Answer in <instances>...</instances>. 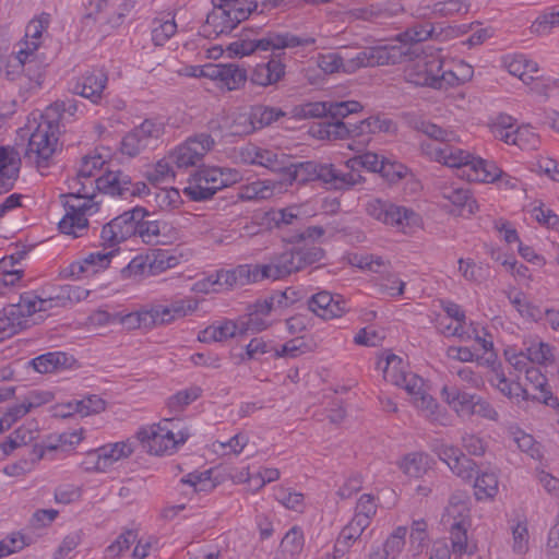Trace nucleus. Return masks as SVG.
<instances>
[{"label": "nucleus", "mask_w": 559, "mask_h": 559, "mask_svg": "<svg viewBox=\"0 0 559 559\" xmlns=\"http://www.w3.org/2000/svg\"><path fill=\"white\" fill-rule=\"evenodd\" d=\"M404 119L412 129L442 143V146L421 143V151L432 160L457 168L461 177L468 181L495 182L501 177L502 170L493 162L475 157L468 151L455 146L459 135L453 130L444 129L414 114H406Z\"/></svg>", "instance_id": "nucleus-1"}, {"label": "nucleus", "mask_w": 559, "mask_h": 559, "mask_svg": "<svg viewBox=\"0 0 559 559\" xmlns=\"http://www.w3.org/2000/svg\"><path fill=\"white\" fill-rule=\"evenodd\" d=\"M105 165L100 155H86L82 158L76 176L68 181L69 192L61 194L64 215L58 227L72 238L82 237L88 229L87 216L98 212L95 173Z\"/></svg>", "instance_id": "nucleus-2"}, {"label": "nucleus", "mask_w": 559, "mask_h": 559, "mask_svg": "<svg viewBox=\"0 0 559 559\" xmlns=\"http://www.w3.org/2000/svg\"><path fill=\"white\" fill-rule=\"evenodd\" d=\"M435 27L431 24L415 25L397 35L396 40L403 45H382L367 47L349 58V67L374 68L396 64L408 56V44H417L432 37Z\"/></svg>", "instance_id": "nucleus-3"}, {"label": "nucleus", "mask_w": 559, "mask_h": 559, "mask_svg": "<svg viewBox=\"0 0 559 559\" xmlns=\"http://www.w3.org/2000/svg\"><path fill=\"white\" fill-rule=\"evenodd\" d=\"M314 43L313 38L300 37L289 32H267L258 39L237 40L229 45L236 55L249 56L257 52H270L266 70H284L289 67L285 49L308 46Z\"/></svg>", "instance_id": "nucleus-4"}, {"label": "nucleus", "mask_w": 559, "mask_h": 559, "mask_svg": "<svg viewBox=\"0 0 559 559\" xmlns=\"http://www.w3.org/2000/svg\"><path fill=\"white\" fill-rule=\"evenodd\" d=\"M147 216L150 214L144 207L135 206L112 218L103 226L100 237L104 243L110 247L119 246L135 235L145 243L155 241L160 234L159 223L145 219Z\"/></svg>", "instance_id": "nucleus-5"}, {"label": "nucleus", "mask_w": 559, "mask_h": 559, "mask_svg": "<svg viewBox=\"0 0 559 559\" xmlns=\"http://www.w3.org/2000/svg\"><path fill=\"white\" fill-rule=\"evenodd\" d=\"M242 175L236 168L202 167L189 179L183 193L192 201L202 202L211 199L217 191L241 181Z\"/></svg>", "instance_id": "nucleus-6"}, {"label": "nucleus", "mask_w": 559, "mask_h": 559, "mask_svg": "<svg viewBox=\"0 0 559 559\" xmlns=\"http://www.w3.org/2000/svg\"><path fill=\"white\" fill-rule=\"evenodd\" d=\"M180 420L174 418L163 419L157 425L140 429L136 437L148 453L171 454L189 437L188 430L180 428Z\"/></svg>", "instance_id": "nucleus-7"}, {"label": "nucleus", "mask_w": 559, "mask_h": 559, "mask_svg": "<svg viewBox=\"0 0 559 559\" xmlns=\"http://www.w3.org/2000/svg\"><path fill=\"white\" fill-rule=\"evenodd\" d=\"M60 127L57 121L47 119L41 115V120L32 131L24 157L38 169L47 168L58 146Z\"/></svg>", "instance_id": "nucleus-8"}, {"label": "nucleus", "mask_w": 559, "mask_h": 559, "mask_svg": "<svg viewBox=\"0 0 559 559\" xmlns=\"http://www.w3.org/2000/svg\"><path fill=\"white\" fill-rule=\"evenodd\" d=\"M366 212L374 219L404 234H414L421 226V217L414 210L380 199L370 200Z\"/></svg>", "instance_id": "nucleus-9"}, {"label": "nucleus", "mask_w": 559, "mask_h": 559, "mask_svg": "<svg viewBox=\"0 0 559 559\" xmlns=\"http://www.w3.org/2000/svg\"><path fill=\"white\" fill-rule=\"evenodd\" d=\"M353 264L361 270L370 271L380 275L379 292L390 297H399L404 294L405 282L392 271L390 261L380 255L361 254L354 255Z\"/></svg>", "instance_id": "nucleus-10"}, {"label": "nucleus", "mask_w": 559, "mask_h": 559, "mask_svg": "<svg viewBox=\"0 0 559 559\" xmlns=\"http://www.w3.org/2000/svg\"><path fill=\"white\" fill-rule=\"evenodd\" d=\"M96 191L121 199L151 194V190L145 182H133L131 177L121 169H107L98 176L96 178Z\"/></svg>", "instance_id": "nucleus-11"}, {"label": "nucleus", "mask_w": 559, "mask_h": 559, "mask_svg": "<svg viewBox=\"0 0 559 559\" xmlns=\"http://www.w3.org/2000/svg\"><path fill=\"white\" fill-rule=\"evenodd\" d=\"M249 16V7L228 9L214 3L213 10L207 14L201 27V33L207 38H216L221 35L229 34Z\"/></svg>", "instance_id": "nucleus-12"}, {"label": "nucleus", "mask_w": 559, "mask_h": 559, "mask_svg": "<svg viewBox=\"0 0 559 559\" xmlns=\"http://www.w3.org/2000/svg\"><path fill=\"white\" fill-rule=\"evenodd\" d=\"M378 368L382 370L385 381L403 388L406 392H415L423 384V379L407 371L403 359L394 354L386 355L378 361Z\"/></svg>", "instance_id": "nucleus-13"}, {"label": "nucleus", "mask_w": 559, "mask_h": 559, "mask_svg": "<svg viewBox=\"0 0 559 559\" xmlns=\"http://www.w3.org/2000/svg\"><path fill=\"white\" fill-rule=\"evenodd\" d=\"M433 451L462 479L471 480L476 475V463L467 457L459 448L441 443L436 445Z\"/></svg>", "instance_id": "nucleus-14"}, {"label": "nucleus", "mask_w": 559, "mask_h": 559, "mask_svg": "<svg viewBox=\"0 0 559 559\" xmlns=\"http://www.w3.org/2000/svg\"><path fill=\"white\" fill-rule=\"evenodd\" d=\"M308 308L323 320L341 318L347 311L344 298L326 290L312 295L308 300Z\"/></svg>", "instance_id": "nucleus-15"}, {"label": "nucleus", "mask_w": 559, "mask_h": 559, "mask_svg": "<svg viewBox=\"0 0 559 559\" xmlns=\"http://www.w3.org/2000/svg\"><path fill=\"white\" fill-rule=\"evenodd\" d=\"M100 240L104 249L102 251L91 252L81 261L71 263L68 269L70 276L80 277L84 273H96L109 265L111 258L118 252L119 246L110 247L105 245L102 238Z\"/></svg>", "instance_id": "nucleus-16"}, {"label": "nucleus", "mask_w": 559, "mask_h": 559, "mask_svg": "<svg viewBox=\"0 0 559 559\" xmlns=\"http://www.w3.org/2000/svg\"><path fill=\"white\" fill-rule=\"evenodd\" d=\"M215 281L219 292L235 286H243L250 283L261 282L258 264H241L230 270L215 272Z\"/></svg>", "instance_id": "nucleus-17"}, {"label": "nucleus", "mask_w": 559, "mask_h": 559, "mask_svg": "<svg viewBox=\"0 0 559 559\" xmlns=\"http://www.w3.org/2000/svg\"><path fill=\"white\" fill-rule=\"evenodd\" d=\"M432 73L433 72H408L406 80L415 85L442 90L469 81L473 76V72H462V76H457L456 72Z\"/></svg>", "instance_id": "nucleus-18"}, {"label": "nucleus", "mask_w": 559, "mask_h": 559, "mask_svg": "<svg viewBox=\"0 0 559 559\" xmlns=\"http://www.w3.org/2000/svg\"><path fill=\"white\" fill-rule=\"evenodd\" d=\"M258 269L261 281L281 280L300 271L292 249L274 257L266 264H258Z\"/></svg>", "instance_id": "nucleus-19"}, {"label": "nucleus", "mask_w": 559, "mask_h": 559, "mask_svg": "<svg viewBox=\"0 0 559 559\" xmlns=\"http://www.w3.org/2000/svg\"><path fill=\"white\" fill-rule=\"evenodd\" d=\"M407 393L412 397L413 405L427 420L440 425L447 424V411L444 408H441L438 402L426 392L424 382L417 391Z\"/></svg>", "instance_id": "nucleus-20"}, {"label": "nucleus", "mask_w": 559, "mask_h": 559, "mask_svg": "<svg viewBox=\"0 0 559 559\" xmlns=\"http://www.w3.org/2000/svg\"><path fill=\"white\" fill-rule=\"evenodd\" d=\"M134 451L133 443L129 440L104 445L90 454L96 459L94 469L105 472L114 462L129 457Z\"/></svg>", "instance_id": "nucleus-21"}, {"label": "nucleus", "mask_w": 559, "mask_h": 559, "mask_svg": "<svg viewBox=\"0 0 559 559\" xmlns=\"http://www.w3.org/2000/svg\"><path fill=\"white\" fill-rule=\"evenodd\" d=\"M20 167V154L14 148L0 146V194L14 187Z\"/></svg>", "instance_id": "nucleus-22"}, {"label": "nucleus", "mask_w": 559, "mask_h": 559, "mask_svg": "<svg viewBox=\"0 0 559 559\" xmlns=\"http://www.w3.org/2000/svg\"><path fill=\"white\" fill-rule=\"evenodd\" d=\"M105 72H90L80 76L72 85L71 91L96 104L102 98V94L107 84Z\"/></svg>", "instance_id": "nucleus-23"}, {"label": "nucleus", "mask_w": 559, "mask_h": 559, "mask_svg": "<svg viewBox=\"0 0 559 559\" xmlns=\"http://www.w3.org/2000/svg\"><path fill=\"white\" fill-rule=\"evenodd\" d=\"M325 168L326 164H318L316 162L293 164L288 157L287 168L284 174L289 185H293L294 182L304 185L314 180H320L323 182V170Z\"/></svg>", "instance_id": "nucleus-24"}, {"label": "nucleus", "mask_w": 559, "mask_h": 559, "mask_svg": "<svg viewBox=\"0 0 559 559\" xmlns=\"http://www.w3.org/2000/svg\"><path fill=\"white\" fill-rule=\"evenodd\" d=\"M442 523L448 531L459 528H471L472 518L467 502L452 497L442 515Z\"/></svg>", "instance_id": "nucleus-25"}, {"label": "nucleus", "mask_w": 559, "mask_h": 559, "mask_svg": "<svg viewBox=\"0 0 559 559\" xmlns=\"http://www.w3.org/2000/svg\"><path fill=\"white\" fill-rule=\"evenodd\" d=\"M29 320L14 304L0 311V342L26 329Z\"/></svg>", "instance_id": "nucleus-26"}, {"label": "nucleus", "mask_w": 559, "mask_h": 559, "mask_svg": "<svg viewBox=\"0 0 559 559\" xmlns=\"http://www.w3.org/2000/svg\"><path fill=\"white\" fill-rule=\"evenodd\" d=\"M323 171V182L328 185L330 189L349 190L365 181V178L359 171L348 169V171L345 173L335 168L332 164H326V168Z\"/></svg>", "instance_id": "nucleus-27"}, {"label": "nucleus", "mask_w": 559, "mask_h": 559, "mask_svg": "<svg viewBox=\"0 0 559 559\" xmlns=\"http://www.w3.org/2000/svg\"><path fill=\"white\" fill-rule=\"evenodd\" d=\"M440 194L444 200L461 210L462 213L474 214L478 211V204L472 197L469 189L457 185H443Z\"/></svg>", "instance_id": "nucleus-28"}, {"label": "nucleus", "mask_w": 559, "mask_h": 559, "mask_svg": "<svg viewBox=\"0 0 559 559\" xmlns=\"http://www.w3.org/2000/svg\"><path fill=\"white\" fill-rule=\"evenodd\" d=\"M192 78H203L222 92L239 88L247 80V72H187Z\"/></svg>", "instance_id": "nucleus-29"}, {"label": "nucleus", "mask_w": 559, "mask_h": 559, "mask_svg": "<svg viewBox=\"0 0 559 559\" xmlns=\"http://www.w3.org/2000/svg\"><path fill=\"white\" fill-rule=\"evenodd\" d=\"M443 401L461 417H469L471 406L475 394L461 391L452 385H444L441 390Z\"/></svg>", "instance_id": "nucleus-30"}, {"label": "nucleus", "mask_w": 559, "mask_h": 559, "mask_svg": "<svg viewBox=\"0 0 559 559\" xmlns=\"http://www.w3.org/2000/svg\"><path fill=\"white\" fill-rule=\"evenodd\" d=\"M432 460L424 452L405 454L399 462V468L408 477H423L431 468Z\"/></svg>", "instance_id": "nucleus-31"}, {"label": "nucleus", "mask_w": 559, "mask_h": 559, "mask_svg": "<svg viewBox=\"0 0 559 559\" xmlns=\"http://www.w3.org/2000/svg\"><path fill=\"white\" fill-rule=\"evenodd\" d=\"M73 361V357L63 352H49L34 358L32 365L39 373H50L70 367Z\"/></svg>", "instance_id": "nucleus-32"}, {"label": "nucleus", "mask_w": 559, "mask_h": 559, "mask_svg": "<svg viewBox=\"0 0 559 559\" xmlns=\"http://www.w3.org/2000/svg\"><path fill=\"white\" fill-rule=\"evenodd\" d=\"M5 80L12 88L25 96L40 88L44 74L43 72H4Z\"/></svg>", "instance_id": "nucleus-33"}, {"label": "nucleus", "mask_w": 559, "mask_h": 559, "mask_svg": "<svg viewBox=\"0 0 559 559\" xmlns=\"http://www.w3.org/2000/svg\"><path fill=\"white\" fill-rule=\"evenodd\" d=\"M138 540V530L123 528L116 539L105 548L106 559H121Z\"/></svg>", "instance_id": "nucleus-34"}, {"label": "nucleus", "mask_w": 559, "mask_h": 559, "mask_svg": "<svg viewBox=\"0 0 559 559\" xmlns=\"http://www.w3.org/2000/svg\"><path fill=\"white\" fill-rule=\"evenodd\" d=\"M368 526L365 519L354 516L341 531L335 544L336 551L345 552Z\"/></svg>", "instance_id": "nucleus-35"}, {"label": "nucleus", "mask_w": 559, "mask_h": 559, "mask_svg": "<svg viewBox=\"0 0 559 559\" xmlns=\"http://www.w3.org/2000/svg\"><path fill=\"white\" fill-rule=\"evenodd\" d=\"M14 305L22 310L27 320L36 312L47 311L55 307L52 294L47 298H40L34 293H24L19 302Z\"/></svg>", "instance_id": "nucleus-36"}, {"label": "nucleus", "mask_w": 559, "mask_h": 559, "mask_svg": "<svg viewBox=\"0 0 559 559\" xmlns=\"http://www.w3.org/2000/svg\"><path fill=\"white\" fill-rule=\"evenodd\" d=\"M276 183L270 180H257L240 188L241 200H265L273 197Z\"/></svg>", "instance_id": "nucleus-37"}, {"label": "nucleus", "mask_w": 559, "mask_h": 559, "mask_svg": "<svg viewBox=\"0 0 559 559\" xmlns=\"http://www.w3.org/2000/svg\"><path fill=\"white\" fill-rule=\"evenodd\" d=\"M292 250L300 271L320 262L324 257V250L322 248L307 242L296 245Z\"/></svg>", "instance_id": "nucleus-38"}, {"label": "nucleus", "mask_w": 559, "mask_h": 559, "mask_svg": "<svg viewBox=\"0 0 559 559\" xmlns=\"http://www.w3.org/2000/svg\"><path fill=\"white\" fill-rule=\"evenodd\" d=\"M429 542L428 523L425 519L413 520L409 533V549L414 556L423 552Z\"/></svg>", "instance_id": "nucleus-39"}, {"label": "nucleus", "mask_w": 559, "mask_h": 559, "mask_svg": "<svg viewBox=\"0 0 559 559\" xmlns=\"http://www.w3.org/2000/svg\"><path fill=\"white\" fill-rule=\"evenodd\" d=\"M88 295L90 292L80 286L63 285L56 290V294H52V297L55 307H66L86 299Z\"/></svg>", "instance_id": "nucleus-40"}, {"label": "nucleus", "mask_w": 559, "mask_h": 559, "mask_svg": "<svg viewBox=\"0 0 559 559\" xmlns=\"http://www.w3.org/2000/svg\"><path fill=\"white\" fill-rule=\"evenodd\" d=\"M288 157L284 153L261 147L257 166L264 167L273 173H285Z\"/></svg>", "instance_id": "nucleus-41"}, {"label": "nucleus", "mask_w": 559, "mask_h": 559, "mask_svg": "<svg viewBox=\"0 0 559 559\" xmlns=\"http://www.w3.org/2000/svg\"><path fill=\"white\" fill-rule=\"evenodd\" d=\"M469 528H459L450 530V542L452 554L456 557H462L463 555H472L476 550V545L472 543L468 538Z\"/></svg>", "instance_id": "nucleus-42"}, {"label": "nucleus", "mask_w": 559, "mask_h": 559, "mask_svg": "<svg viewBox=\"0 0 559 559\" xmlns=\"http://www.w3.org/2000/svg\"><path fill=\"white\" fill-rule=\"evenodd\" d=\"M230 136H242L255 131L252 114L250 112H231L227 114Z\"/></svg>", "instance_id": "nucleus-43"}, {"label": "nucleus", "mask_w": 559, "mask_h": 559, "mask_svg": "<svg viewBox=\"0 0 559 559\" xmlns=\"http://www.w3.org/2000/svg\"><path fill=\"white\" fill-rule=\"evenodd\" d=\"M295 119L325 118L329 119L328 102H316L296 105L290 110Z\"/></svg>", "instance_id": "nucleus-44"}, {"label": "nucleus", "mask_w": 559, "mask_h": 559, "mask_svg": "<svg viewBox=\"0 0 559 559\" xmlns=\"http://www.w3.org/2000/svg\"><path fill=\"white\" fill-rule=\"evenodd\" d=\"M169 156L158 160L152 168L145 171L146 180L157 187L160 183L169 182L175 178Z\"/></svg>", "instance_id": "nucleus-45"}, {"label": "nucleus", "mask_w": 559, "mask_h": 559, "mask_svg": "<svg viewBox=\"0 0 559 559\" xmlns=\"http://www.w3.org/2000/svg\"><path fill=\"white\" fill-rule=\"evenodd\" d=\"M477 500L493 498L498 493V477L495 473L484 472L477 475L474 484Z\"/></svg>", "instance_id": "nucleus-46"}, {"label": "nucleus", "mask_w": 559, "mask_h": 559, "mask_svg": "<svg viewBox=\"0 0 559 559\" xmlns=\"http://www.w3.org/2000/svg\"><path fill=\"white\" fill-rule=\"evenodd\" d=\"M384 157L379 156L373 152H366L361 155L355 156L346 160L345 166L347 169L359 171V168H365L372 173H381Z\"/></svg>", "instance_id": "nucleus-47"}, {"label": "nucleus", "mask_w": 559, "mask_h": 559, "mask_svg": "<svg viewBox=\"0 0 559 559\" xmlns=\"http://www.w3.org/2000/svg\"><path fill=\"white\" fill-rule=\"evenodd\" d=\"M152 316L148 312V309H142L140 311L130 312V313H119L117 323L123 325L128 330L134 329H151L153 328V320H151Z\"/></svg>", "instance_id": "nucleus-48"}, {"label": "nucleus", "mask_w": 559, "mask_h": 559, "mask_svg": "<svg viewBox=\"0 0 559 559\" xmlns=\"http://www.w3.org/2000/svg\"><path fill=\"white\" fill-rule=\"evenodd\" d=\"M406 535L407 527L397 526L385 539L383 544V551L381 552L390 559H395L404 549Z\"/></svg>", "instance_id": "nucleus-49"}, {"label": "nucleus", "mask_w": 559, "mask_h": 559, "mask_svg": "<svg viewBox=\"0 0 559 559\" xmlns=\"http://www.w3.org/2000/svg\"><path fill=\"white\" fill-rule=\"evenodd\" d=\"M274 498L288 510L302 512L305 508L304 495L289 488L282 486L275 488Z\"/></svg>", "instance_id": "nucleus-50"}, {"label": "nucleus", "mask_w": 559, "mask_h": 559, "mask_svg": "<svg viewBox=\"0 0 559 559\" xmlns=\"http://www.w3.org/2000/svg\"><path fill=\"white\" fill-rule=\"evenodd\" d=\"M201 392L202 390L199 386L181 390L168 399L167 406L171 412H180L187 405L199 399Z\"/></svg>", "instance_id": "nucleus-51"}, {"label": "nucleus", "mask_w": 559, "mask_h": 559, "mask_svg": "<svg viewBox=\"0 0 559 559\" xmlns=\"http://www.w3.org/2000/svg\"><path fill=\"white\" fill-rule=\"evenodd\" d=\"M251 114L255 130L270 126L274 121H277L281 117L285 116V112L281 109L265 106H257L252 108Z\"/></svg>", "instance_id": "nucleus-52"}, {"label": "nucleus", "mask_w": 559, "mask_h": 559, "mask_svg": "<svg viewBox=\"0 0 559 559\" xmlns=\"http://www.w3.org/2000/svg\"><path fill=\"white\" fill-rule=\"evenodd\" d=\"M177 31L174 20L155 19L152 28V40L156 46H163Z\"/></svg>", "instance_id": "nucleus-53"}, {"label": "nucleus", "mask_w": 559, "mask_h": 559, "mask_svg": "<svg viewBox=\"0 0 559 559\" xmlns=\"http://www.w3.org/2000/svg\"><path fill=\"white\" fill-rule=\"evenodd\" d=\"M78 111V103L74 99L58 100L46 108L43 116L47 119H52L59 123L60 119L64 118V115L70 117L74 116Z\"/></svg>", "instance_id": "nucleus-54"}, {"label": "nucleus", "mask_w": 559, "mask_h": 559, "mask_svg": "<svg viewBox=\"0 0 559 559\" xmlns=\"http://www.w3.org/2000/svg\"><path fill=\"white\" fill-rule=\"evenodd\" d=\"M469 7L463 0H445L433 3V12L436 17H448L459 13L466 14Z\"/></svg>", "instance_id": "nucleus-55"}, {"label": "nucleus", "mask_w": 559, "mask_h": 559, "mask_svg": "<svg viewBox=\"0 0 559 559\" xmlns=\"http://www.w3.org/2000/svg\"><path fill=\"white\" fill-rule=\"evenodd\" d=\"M329 119L343 120L350 114H357L362 110V105L356 100L328 102Z\"/></svg>", "instance_id": "nucleus-56"}, {"label": "nucleus", "mask_w": 559, "mask_h": 559, "mask_svg": "<svg viewBox=\"0 0 559 559\" xmlns=\"http://www.w3.org/2000/svg\"><path fill=\"white\" fill-rule=\"evenodd\" d=\"M147 147L150 146L135 129L128 132L121 141V153L130 157L139 155Z\"/></svg>", "instance_id": "nucleus-57"}, {"label": "nucleus", "mask_w": 559, "mask_h": 559, "mask_svg": "<svg viewBox=\"0 0 559 559\" xmlns=\"http://www.w3.org/2000/svg\"><path fill=\"white\" fill-rule=\"evenodd\" d=\"M281 547L283 552L288 554L292 558L299 555L304 548V534L297 528H290L283 537Z\"/></svg>", "instance_id": "nucleus-58"}, {"label": "nucleus", "mask_w": 559, "mask_h": 559, "mask_svg": "<svg viewBox=\"0 0 559 559\" xmlns=\"http://www.w3.org/2000/svg\"><path fill=\"white\" fill-rule=\"evenodd\" d=\"M558 12L552 10L539 15L531 25L530 29L535 35H547L552 28L559 26Z\"/></svg>", "instance_id": "nucleus-59"}, {"label": "nucleus", "mask_w": 559, "mask_h": 559, "mask_svg": "<svg viewBox=\"0 0 559 559\" xmlns=\"http://www.w3.org/2000/svg\"><path fill=\"white\" fill-rule=\"evenodd\" d=\"M29 413L22 400L8 407L0 417V432L9 430L17 420Z\"/></svg>", "instance_id": "nucleus-60"}, {"label": "nucleus", "mask_w": 559, "mask_h": 559, "mask_svg": "<svg viewBox=\"0 0 559 559\" xmlns=\"http://www.w3.org/2000/svg\"><path fill=\"white\" fill-rule=\"evenodd\" d=\"M136 132L151 147L164 134V124L151 119L144 120L140 126L134 128Z\"/></svg>", "instance_id": "nucleus-61"}, {"label": "nucleus", "mask_w": 559, "mask_h": 559, "mask_svg": "<svg viewBox=\"0 0 559 559\" xmlns=\"http://www.w3.org/2000/svg\"><path fill=\"white\" fill-rule=\"evenodd\" d=\"M319 134L321 138L344 139L352 136V131L350 126L348 127L343 120L326 119V122L320 128Z\"/></svg>", "instance_id": "nucleus-62"}, {"label": "nucleus", "mask_w": 559, "mask_h": 559, "mask_svg": "<svg viewBox=\"0 0 559 559\" xmlns=\"http://www.w3.org/2000/svg\"><path fill=\"white\" fill-rule=\"evenodd\" d=\"M514 140L513 145H516L522 150L536 148L539 143L538 135L528 124L515 128Z\"/></svg>", "instance_id": "nucleus-63"}, {"label": "nucleus", "mask_w": 559, "mask_h": 559, "mask_svg": "<svg viewBox=\"0 0 559 559\" xmlns=\"http://www.w3.org/2000/svg\"><path fill=\"white\" fill-rule=\"evenodd\" d=\"M169 159L178 168H187L199 163V158L192 153L191 146L186 141L177 146L170 154Z\"/></svg>", "instance_id": "nucleus-64"}]
</instances>
